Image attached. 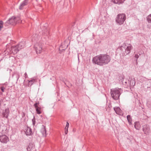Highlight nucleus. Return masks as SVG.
Here are the masks:
<instances>
[{
    "label": "nucleus",
    "instance_id": "obj_25",
    "mask_svg": "<svg viewBox=\"0 0 151 151\" xmlns=\"http://www.w3.org/2000/svg\"><path fill=\"white\" fill-rule=\"evenodd\" d=\"M69 123L68 122H67L66 124L65 127V133L66 134H67L68 133V128L69 127Z\"/></svg>",
    "mask_w": 151,
    "mask_h": 151
},
{
    "label": "nucleus",
    "instance_id": "obj_30",
    "mask_svg": "<svg viewBox=\"0 0 151 151\" xmlns=\"http://www.w3.org/2000/svg\"><path fill=\"white\" fill-rule=\"evenodd\" d=\"M36 36V37H37V35H35V36H33V37H32V41H33V40H37V38H35V37Z\"/></svg>",
    "mask_w": 151,
    "mask_h": 151
},
{
    "label": "nucleus",
    "instance_id": "obj_1",
    "mask_svg": "<svg viewBox=\"0 0 151 151\" xmlns=\"http://www.w3.org/2000/svg\"><path fill=\"white\" fill-rule=\"evenodd\" d=\"M111 60V57L109 55L101 54L93 57L92 61L94 64L102 66L107 64Z\"/></svg>",
    "mask_w": 151,
    "mask_h": 151
},
{
    "label": "nucleus",
    "instance_id": "obj_23",
    "mask_svg": "<svg viewBox=\"0 0 151 151\" xmlns=\"http://www.w3.org/2000/svg\"><path fill=\"white\" fill-rule=\"evenodd\" d=\"M41 132L43 136L45 137L46 136V130L45 127L42 129Z\"/></svg>",
    "mask_w": 151,
    "mask_h": 151
},
{
    "label": "nucleus",
    "instance_id": "obj_11",
    "mask_svg": "<svg viewBox=\"0 0 151 151\" xmlns=\"http://www.w3.org/2000/svg\"><path fill=\"white\" fill-rule=\"evenodd\" d=\"M25 132L27 135H30L32 134V129L28 126L25 129Z\"/></svg>",
    "mask_w": 151,
    "mask_h": 151
},
{
    "label": "nucleus",
    "instance_id": "obj_12",
    "mask_svg": "<svg viewBox=\"0 0 151 151\" xmlns=\"http://www.w3.org/2000/svg\"><path fill=\"white\" fill-rule=\"evenodd\" d=\"M39 104V102H36L34 104L35 108L36 109V111L37 114H40L41 113L40 111L41 108L38 106V105Z\"/></svg>",
    "mask_w": 151,
    "mask_h": 151
},
{
    "label": "nucleus",
    "instance_id": "obj_18",
    "mask_svg": "<svg viewBox=\"0 0 151 151\" xmlns=\"http://www.w3.org/2000/svg\"><path fill=\"white\" fill-rule=\"evenodd\" d=\"M122 81L123 84H124L125 85L127 86H129V80H127L126 79L123 78Z\"/></svg>",
    "mask_w": 151,
    "mask_h": 151
},
{
    "label": "nucleus",
    "instance_id": "obj_9",
    "mask_svg": "<svg viewBox=\"0 0 151 151\" xmlns=\"http://www.w3.org/2000/svg\"><path fill=\"white\" fill-rule=\"evenodd\" d=\"M144 86L145 90L146 91H150L151 90V83L150 81H147Z\"/></svg>",
    "mask_w": 151,
    "mask_h": 151
},
{
    "label": "nucleus",
    "instance_id": "obj_6",
    "mask_svg": "<svg viewBox=\"0 0 151 151\" xmlns=\"http://www.w3.org/2000/svg\"><path fill=\"white\" fill-rule=\"evenodd\" d=\"M142 130L144 134L149 135L150 132V127L147 124H145L142 126Z\"/></svg>",
    "mask_w": 151,
    "mask_h": 151
},
{
    "label": "nucleus",
    "instance_id": "obj_2",
    "mask_svg": "<svg viewBox=\"0 0 151 151\" xmlns=\"http://www.w3.org/2000/svg\"><path fill=\"white\" fill-rule=\"evenodd\" d=\"M121 89L115 88L111 89L110 93L112 98L115 100H117L119 99L121 94Z\"/></svg>",
    "mask_w": 151,
    "mask_h": 151
},
{
    "label": "nucleus",
    "instance_id": "obj_3",
    "mask_svg": "<svg viewBox=\"0 0 151 151\" xmlns=\"http://www.w3.org/2000/svg\"><path fill=\"white\" fill-rule=\"evenodd\" d=\"M20 18L19 17H12L10 18L4 24V25L6 27L9 24L14 25L17 23L19 22Z\"/></svg>",
    "mask_w": 151,
    "mask_h": 151
},
{
    "label": "nucleus",
    "instance_id": "obj_7",
    "mask_svg": "<svg viewBox=\"0 0 151 151\" xmlns=\"http://www.w3.org/2000/svg\"><path fill=\"white\" fill-rule=\"evenodd\" d=\"M37 54L40 53L42 49V45L37 44L34 46Z\"/></svg>",
    "mask_w": 151,
    "mask_h": 151
},
{
    "label": "nucleus",
    "instance_id": "obj_22",
    "mask_svg": "<svg viewBox=\"0 0 151 151\" xmlns=\"http://www.w3.org/2000/svg\"><path fill=\"white\" fill-rule=\"evenodd\" d=\"M12 77L14 79L16 80L17 81L19 77V76L18 74L14 73L12 75Z\"/></svg>",
    "mask_w": 151,
    "mask_h": 151
},
{
    "label": "nucleus",
    "instance_id": "obj_26",
    "mask_svg": "<svg viewBox=\"0 0 151 151\" xmlns=\"http://www.w3.org/2000/svg\"><path fill=\"white\" fill-rule=\"evenodd\" d=\"M147 21L150 23H151V14L148 16L146 18Z\"/></svg>",
    "mask_w": 151,
    "mask_h": 151
},
{
    "label": "nucleus",
    "instance_id": "obj_8",
    "mask_svg": "<svg viewBox=\"0 0 151 151\" xmlns=\"http://www.w3.org/2000/svg\"><path fill=\"white\" fill-rule=\"evenodd\" d=\"M9 141V139L5 135H3L0 136V142L3 143H6Z\"/></svg>",
    "mask_w": 151,
    "mask_h": 151
},
{
    "label": "nucleus",
    "instance_id": "obj_29",
    "mask_svg": "<svg viewBox=\"0 0 151 151\" xmlns=\"http://www.w3.org/2000/svg\"><path fill=\"white\" fill-rule=\"evenodd\" d=\"M3 22L2 21H0V30L3 27Z\"/></svg>",
    "mask_w": 151,
    "mask_h": 151
},
{
    "label": "nucleus",
    "instance_id": "obj_14",
    "mask_svg": "<svg viewBox=\"0 0 151 151\" xmlns=\"http://www.w3.org/2000/svg\"><path fill=\"white\" fill-rule=\"evenodd\" d=\"M132 46L130 44L129 45V46H127V48L125 49V53L124 54L127 55L129 54L131 50L132 49Z\"/></svg>",
    "mask_w": 151,
    "mask_h": 151
},
{
    "label": "nucleus",
    "instance_id": "obj_36",
    "mask_svg": "<svg viewBox=\"0 0 151 151\" xmlns=\"http://www.w3.org/2000/svg\"><path fill=\"white\" fill-rule=\"evenodd\" d=\"M62 45H61V46H60V47H62Z\"/></svg>",
    "mask_w": 151,
    "mask_h": 151
},
{
    "label": "nucleus",
    "instance_id": "obj_37",
    "mask_svg": "<svg viewBox=\"0 0 151 151\" xmlns=\"http://www.w3.org/2000/svg\"><path fill=\"white\" fill-rule=\"evenodd\" d=\"M62 50H65V49H63Z\"/></svg>",
    "mask_w": 151,
    "mask_h": 151
},
{
    "label": "nucleus",
    "instance_id": "obj_32",
    "mask_svg": "<svg viewBox=\"0 0 151 151\" xmlns=\"http://www.w3.org/2000/svg\"><path fill=\"white\" fill-rule=\"evenodd\" d=\"M139 55L137 54H136L135 55L134 57L136 59V62H137V59L139 58Z\"/></svg>",
    "mask_w": 151,
    "mask_h": 151
},
{
    "label": "nucleus",
    "instance_id": "obj_19",
    "mask_svg": "<svg viewBox=\"0 0 151 151\" xmlns=\"http://www.w3.org/2000/svg\"><path fill=\"white\" fill-rule=\"evenodd\" d=\"M140 125L138 122H136L134 123V128L138 130H139L140 128Z\"/></svg>",
    "mask_w": 151,
    "mask_h": 151
},
{
    "label": "nucleus",
    "instance_id": "obj_13",
    "mask_svg": "<svg viewBox=\"0 0 151 151\" xmlns=\"http://www.w3.org/2000/svg\"><path fill=\"white\" fill-rule=\"evenodd\" d=\"M9 110L8 108L5 109V111L3 112V116L7 118L9 115Z\"/></svg>",
    "mask_w": 151,
    "mask_h": 151
},
{
    "label": "nucleus",
    "instance_id": "obj_16",
    "mask_svg": "<svg viewBox=\"0 0 151 151\" xmlns=\"http://www.w3.org/2000/svg\"><path fill=\"white\" fill-rule=\"evenodd\" d=\"M129 85L130 87L133 86H134L135 85V82L134 81V79H132L129 78Z\"/></svg>",
    "mask_w": 151,
    "mask_h": 151
},
{
    "label": "nucleus",
    "instance_id": "obj_27",
    "mask_svg": "<svg viewBox=\"0 0 151 151\" xmlns=\"http://www.w3.org/2000/svg\"><path fill=\"white\" fill-rule=\"evenodd\" d=\"M114 109L115 111V112L117 114L119 112V111L120 109L118 107H115L114 108Z\"/></svg>",
    "mask_w": 151,
    "mask_h": 151
},
{
    "label": "nucleus",
    "instance_id": "obj_17",
    "mask_svg": "<svg viewBox=\"0 0 151 151\" xmlns=\"http://www.w3.org/2000/svg\"><path fill=\"white\" fill-rule=\"evenodd\" d=\"M24 42H22L18 44L17 46L18 48H19L18 49H19V50L21 49L24 47Z\"/></svg>",
    "mask_w": 151,
    "mask_h": 151
},
{
    "label": "nucleus",
    "instance_id": "obj_10",
    "mask_svg": "<svg viewBox=\"0 0 151 151\" xmlns=\"http://www.w3.org/2000/svg\"><path fill=\"white\" fill-rule=\"evenodd\" d=\"M28 0H25L23 1L19 7V9L22 10L23 9L24 7L27 5L28 4Z\"/></svg>",
    "mask_w": 151,
    "mask_h": 151
},
{
    "label": "nucleus",
    "instance_id": "obj_31",
    "mask_svg": "<svg viewBox=\"0 0 151 151\" xmlns=\"http://www.w3.org/2000/svg\"><path fill=\"white\" fill-rule=\"evenodd\" d=\"M32 120L33 125H34L35 124V117H34V118L32 119Z\"/></svg>",
    "mask_w": 151,
    "mask_h": 151
},
{
    "label": "nucleus",
    "instance_id": "obj_4",
    "mask_svg": "<svg viewBox=\"0 0 151 151\" xmlns=\"http://www.w3.org/2000/svg\"><path fill=\"white\" fill-rule=\"evenodd\" d=\"M126 19V16L124 14H119L116 18V22L117 24L121 25L123 24Z\"/></svg>",
    "mask_w": 151,
    "mask_h": 151
},
{
    "label": "nucleus",
    "instance_id": "obj_5",
    "mask_svg": "<svg viewBox=\"0 0 151 151\" xmlns=\"http://www.w3.org/2000/svg\"><path fill=\"white\" fill-rule=\"evenodd\" d=\"M19 48L17 47V45L15 46H12L11 48L9 49H7L4 51V52L6 53V52H8L7 55L9 54H12L14 55L16 54L19 51Z\"/></svg>",
    "mask_w": 151,
    "mask_h": 151
},
{
    "label": "nucleus",
    "instance_id": "obj_15",
    "mask_svg": "<svg viewBox=\"0 0 151 151\" xmlns=\"http://www.w3.org/2000/svg\"><path fill=\"white\" fill-rule=\"evenodd\" d=\"M34 144L33 143H30L27 147V151H30L34 150Z\"/></svg>",
    "mask_w": 151,
    "mask_h": 151
},
{
    "label": "nucleus",
    "instance_id": "obj_20",
    "mask_svg": "<svg viewBox=\"0 0 151 151\" xmlns=\"http://www.w3.org/2000/svg\"><path fill=\"white\" fill-rule=\"evenodd\" d=\"M125 0H112L113 3L118 4H123Z\"/></svg>",
    "mask_w": 151,
    "mask_h": 151
},
{
    "label": "nucleus",
    "instance_id": "obj_33",
    "mask_svg": "<svg viewBox=\"0 0 151 151\" xmlns=\"http://www.w3.org/2000/svg\"><path fill=\"white\" fill-rule=\"evenodd\" d=\"M1 90V91L3 92H4V90L5 89V88L4 86H1L0 88Z\"/></svg>",
    "mask_w": 151,
    "mask_h": 151
},
{
    "label": "nucleus",
    "instance_id": "obj_34",
    "mask_svg": "<svg viewBox=\"0 0 151 151\" xmlns=\"http://www.w3.org/2000/svg\"><path fill=\"white\" fill-rule=\"evenodd\" d=\"M24 75L25 76V77L26 78L27 77V73H24Z\"/></svg>",
    "mask_w": 151,
    "mask_h": 151
},
{
    "label": "nucleus",
    "instance_id": "obj_24",
    "mask_svg": "<svg viewBox=\"0 0 151 151\" xmlns=\"http://www.w3.org/2000/svg\"><path fill=\"white\" fill-rule=\"evenodd\" d=\"M127 120L129 123V124L130 125L131 124H132V118H131L130 116V115H128L127 116Z\"/></svg>",
    "mask_w": 151,
    "mask_h": 151
},
{
    "label": "nucleus",
    "instance_id": "obj_21",
    "mask_svg": "<svg viewBox=\"0 0 151 151\" xmlns=\"http://www.w3.org/2000/svg\"><path fill=\"white\" fill-rule=\"evenodd\" d=\"M28 86H31L32 85L35 81V79L34 78L30 80H28Z\"/></svg>",
    "mask_w": 151,
    "mask_h": 151
},
{
    "label": "nucleus",
    "instance_id": "obj_35",
    "mask_svg": "<svg viewBox=\"0 0 151 151\" xmlns=\"http://www.w3.org/2000/svg\"><path fill=\"white\" fill-rule=\"evenodd\" d=\"M67 46H68V45H67V46H66V47H65V49L67 47Z\"/></svg>",
    "mask_w": 151,
    "mask_h": 151
},
{
    "label": "nucleus",
    "instance_id": "obj_28",
    "mask_svg": "<svg viewBox=\"0 0 151 151\" xmlns=\"http://www.w3.org/2000/svg\"><path fill=\"white\" fill-rule=\"evenodd\" d=\"M147 105L149 108H151V99L147 101Z\"/></svg>",
    "mask_w": 151,
    "mask_h": 151
}]
</instances>
